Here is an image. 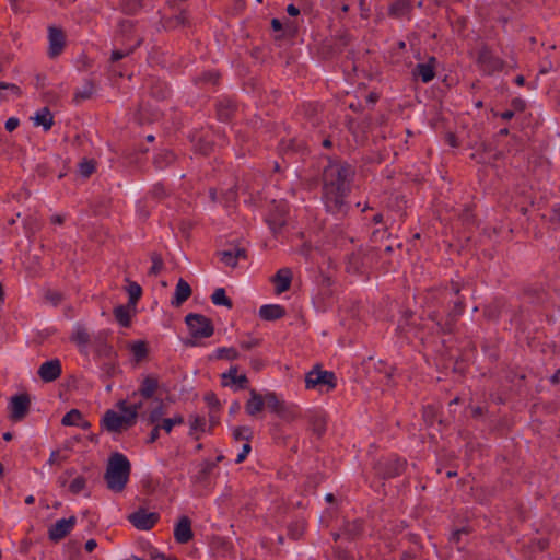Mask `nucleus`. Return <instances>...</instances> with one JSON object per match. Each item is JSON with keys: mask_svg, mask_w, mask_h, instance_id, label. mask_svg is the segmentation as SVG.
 Listing matches in <instances>:
<instances>
[{"mask_svg": "<svg viewBox=\"0 0 560 560\" xmlns=\"http://www.w3.org/2000/svg\"><path fill=\"white\" fill-rule=\"evenodd\" d=\"M191 295L190 285L184 280L179 279L176 284L174 298L172 300V305L180 306L184 302H186Z\"/></svg>", "mask_w": 560, "mask_h": 560, "instance_id": "22", "label": "nucleus"}, {"mask_svg": "<svg viewBox=\"0 0 560 560\" xmlns=\"http://www.w3.org/2000/svg\"><path fill=\"white\" fill-rule=\"evenodd\" d=\"M184 423V418L180 415H176L173 418H163L156 425L160 430H163L165 433H171L175 425H179Z\"/></svg>", "mask_w": 560, "mask_h": 560, "instance_id": "28", "label": "nucleus"}, {"mask_svg": "<svg viewBox=\"0 0 560 560\" xmlns=\"http://www.w3.org/2000/svg\"><path fill=\"white\" fill-rule=\"evenodd\" d=\"M159 520V513L150 512L145 509H139L128 515V521L139 530H150L156 525Z\"/></svg>", "mask_w": 560, "mask_h": 560, "instance_id": "6", "label": "nucleus"}, {"mask_svg": "<svg viewBox=\"0 0 560 560\" xmlns=\"http://www.w3.org/2000/svg\"><path fill=\"white\" fill-rule=\"evenodd\" d=\"M116 320L124 327H128L131 320V312L128 306L119 305L114 310Z\"/></svg>", "mask_w": 560, "mask_h": 560, "instance_id": "27", "label": "nucleus"}, {"mask_svg": "<svg viewBox=\"0 0 560 560\" xmlns=\"http://www.w3.org/2000/svg\"><path fill=\"white\" fill-rule=\"evenodd\" d=\"M205 399H206L208 406L210 407V410H219L220 404L214 394H212V393L207 394Z\"/></svg>", "mask_w": 560, "mask_h": 560, "instance_id": "44", "label": "nucleus"}, {"mask_svg": "<svg viewBox=\"0 0 560 560\" xmlns=\"http://www.w3.org/2000/svg\"><path fill=\"white\" fill-rule=\"evenodd\" d=\"M255 345H256V343H255V342H252V341H243V342L241 343V347H242V348H244V349H246V350H248V349H250L252 347H254Z\"/></svg>", "mask_w": 560, "mask_h": 560, "instance_id": "63", "label": "nucleus"}, {"mask_svg": "<svg viewBox=\"0 0 560 560\" xmlns=\"http://www.w3.org/2000/svg\"><path fill=\"white\" fill-rule=\"evenodd\" d=\"M264 408H265L264 395L259 394L255 389H250L249 398L245 405L246 412L249 416L255 417L259 412H261Z\"/></svg>", "mask_w": 560, "mask_h": 560, "instance_id": "20", "label": "nucleus"}, {"mask_svg": "<svg viewBox=\"0 0 560 560\" xmlns=\"http://www.w3.org/2000/svg\"><path fill=\"white\" fill-rule=\"evenodd\" d=\"M411 8L409 0H396L389 7V15L394 18L405 16Z\"/></svg>", "mask_w": 560, "mask_h": 560, "instance_id": "26", "label": "nucleus"}, {"mask_svg": "<svg viewBox=\"0 0 560 560\" xmlns=\"http://www.w3.org/2000/svg\"><path fill=\"white\" fill-rule=\"evenodd\" d=\"M221 261L229 267H235L241 259L246 258V252L243 247H231L220 253Z\"/></svg>", "mask_w": 560, "mask_h": 560, "instance_id": "18", "label": "nucleus"}, {"mask_svg": "<svg viewBox=\"0 0 560 560\" xmlns=\"http://www.w3.org/2000/svg\"><path fill=\"white\" fill-rule=\"evenodd\" d=\"M150 558L152 560H163L166 556L161 553L156 548L151 547L149 550Z\"/></svg>", "mask_w": 560, "mask_h": 560, "instance_id": "48", "label": "nucleus"}, {"mask_svg": "<svg viewBox=\"0 0 560 560\" xmlns=\"http://www.w3.org/2000/svg\"><path fill=\"white\" fill-rule=\"evenodd\" d=\"M61 362L52 359L44 362L38 369V375L44 382H54L61 375Z\"/></svg>", "mask_w": 560, "mask_h": 560, "instance_id": "15", "label": "nucleus"}, {"mask_svg": "<svg viewBox=\"0 0 560 560\" xmlns=\"http://www.w3.org/2000/svg\"><path fill=\"white\" fill-rule=\"evenodd\" d=\"M20 121L18 118H14V117H11L9 118L7 121H5V129L8 131H13L14 129L18 128Z\"/></svg>", "mask_w": 560, "mask_h": 560, "instance_id": "47", "label": "nucleus"}, {"mask_svg": "<svg viewBox=\"0 0 560 560\" xmlns=\"http://www.w3.org/2000/svg\"><path fill=\"white\" fill-rule=\"evenodd\" d=\"M463 535H468V530L465 527L453 532L451 536V541L457 545L460 541Z\"/></svg>", "mask_w": 560, "mask_h": 560, "instance_id": "45", "label": "nucleus"}, {"mask_svg": "<svg viewBox=\"0 0 560 560\" xmlns=\"http://www.w3.org/2000/svg\"><path fill=\"white\" fill-rule=\"evenodd\" d=\"M271 25L275 31H280L282 27L280 21L277 19L272 20Z\"/></svg>", "mask_w": 560, "mask_h": 560, "instance_id": "60", "label": "nucleus"}, {"mask_svg": "<svg viewBox=\"0 0 560 560\" xmlns=\"http://www.w3.org/2000/svg\"><path fill=\"white\" fill-rule=\"evenodd\" d=\"M206 420L202 417L194 416L190 418L191 431H205Z\"/></svg>", "mask_w": 560, "mask_h": 560, "instance_id": "38", "label": "nucleus"}, {"mask_svg": "<svg viewBox=\"0 0 560 560\" xmlns=\"http://www.w3.org/2000/svg\"><path fill=\"white\" fill-rule=\"evenodd\" d=\"M392 468L386 472L387 477H395L401 474L405 469L406 462L400 458L390 459Z\"/></svg>", "mask_w": 560, "mask_h": 560, "instance_id": "36", "label": "nucleus"}, {"mask_svg": "<svg viewBox=\"0 0 560 560\" xmlns=\"http://www.w3.org/2000/svg\"><path fill=\"white\" fill-rule=\"evenodd\" d=\"M48 40H49V48H48V55L50 58L58 57L66 45V36L63 32L57 27H49L48 33Z\"/></svg>", "mask_w": 560, "mask_h": 560, "instance_id": "11", "label": "nucleus"}, {"mask_svg": "<svg viewBox=\"0 0 560 560\" xmlns=\"http://www.w3.org/2000/svg\"><path fill=\"white\" fill-rule=\"evenodd\" d=\"M215 357L218 359H223V360H229V361H233V360H236L238 359L240 357V353L238 351L233 348V347H222V348H218L215 350Z\"/></svg>", "mask_w": 560, "mask_h": 560, "instance_id": "32", "label": "nucleus"}, {"mask_svg": "<svg viewBox=\"0 0 560 560\" xmlns=\"http://www.w3.org/2000/svg\"><path fill=\"white\" fill-rule=\"evenodd\" d=\"M95 170L94 163L92 161H83L80 163V173L84 177H89Z\"/></svg>", "mask_w": 560, "mask_h": 560, "instance_id": "39", "label": "nucleus"}, {"mask_svg": "<svg viewBox=\"0 0 560 560\" xmlns=\"http://www.w3.org/2000/svg\"><path fill=\"white\" fill-rule=\"evenodd\" d=\"M259 315L266 320L279 319L284 315V308L277 304L262 305Z\"/></svg>", "mask_w": 560, "mask_h": 560, "instance_id": "25", "label": "nucleus"}, {"mask_svg": "<svg viewBox=\"0 0 560 560\" xmlns=\"http://www.w3.org/2000/svg\"><path fill=\"white\" fill-rule=\"evenodd\" d=\"M10 418L13 421H21L30 410V399L26 395H16L10 401Z\"/></svg>", "mask_w": 560, "mask_h": 560, "instance_id": "10", "label": "nucleus"}, {"mask_svg": "<svg viewBox=\"0 0 560 560\" xmlns=\"http://www.w3.org/2000/svg\"><path fill=\"white\" fill-rule=\"evenodd\" d=\"M70 339L80 349L88 348L91 341V337L88 329L79 323L74 325Z\"/></svg>", "mask_w": 560, "mask_h": 560, "instance_id": "21", "label": "nucleus"}, {"mask_svg": "<svg viewBox=\"0 0 560 560\" xmlns=\"http://www.w3.org/2000/svg\"><path fill=\"white\" fill-rule=\"evenodd\" d=\"M346 532L351 536H357L362 532V522L354 521L351 525L346 527Z\"/></svg>", "mask_w": 560, "mask_h": 560, "instance_id": "40", "label": "nucleus"}, {"mask_svg": "<svg viewBox=\"0 0 560 560\" xmlns=\"http://www.w3.org/2000/svg\"><path fill=\"white\" fill-rule=\"evenodd\" d=\"M432 319L436 320V325L439 326V328L441 330H443V331H451L452 330L453 317L448 318L444 324L441 323L440 320H438L436 316H433Z\"/></svg>", "mask_w": 560, "mask_h": 560, "instance_id": "46", "label": "nucleus"}, {"mask_svg": "<svg viewBox=\"0 0 560 560\" xmlns=\"http://www.w3.org/2000/svg\"><path fill=\"white\" fill-rule=\"evenodd\" d=\"M465 23H466L465 19H459L457 25L455 26L456 31L460 32L463 30V27L465 26Z\"/></svg>", "mask_w": 560, "mask_h": 560, "instance_id": "62", "label": "nucleus"}, {"mask_svg": "<svg viewBox=\"0 0 560 560\" xmlns=\"http://www.w3.org/2000/svg\"><path fill=\"white\" fill-rule=\"evenodd\" d=\"M86 488V479L83 476H77L69 485V491L73 494L83 492Z\"/></svg>", "mask_w": 560, "mask_h": 560, "instance_id": "35", "label": "nucleus"}, {"mask_svg": "<svg viewBox=\"0 0 560 560\" xmlns=\"http://www.w3.org/2000/svg\"><path fill=\"white\" fill-rule=\"evenodd\" d=\"M211 301L214 305H224L229 308L232 307V301L226 296L225 290L222 288L214 290L211 295Z\"/></svg>", "mask_w": 560, "mask_h": 560, "instance_id": "30", "label": "nucleus"}, {"mask_svg": "<svg viewBox=\"0 0 560 560\" xmlns=\"http://www.w3.org/2000/svg\"><path fill=\"white\" fill-rule=\"evenodd\" d=\"M61 423L63 425L78 427L83 430H88L91 427L90 422L84 419L83 415L78 409H71L68 411L63 416Z\"/></svg>", "mask_w": 560, "mask_h": 560, "instance_id": "19", "label": "nucleus"}, {"mask_svg": "<svg viewBox=\"0 0 560 560\" xmlns=\"http://www.w3.org/2000/svg\"><path fill=\"white\" fill-rule=\"evenodd\" d=\"M174 159H175V155L172 151L162 150L159 153H156V155L154 158V164L159 168H163V167L167 166L168 164H171L174 161Z\"/></svg>", "mask_w": 560, "mask_h": 560, "instance_id": "29", "label": "nucleus"}, {"mask_svg": "<svg viewBox=\"0 0 560 560\" xmlns=\"http://www.w3.org/2000/svg\"><path fill=\"white\" fill-rule=\"evenodd\" d=\"M265 407L270 411L282 416L285 410V405L275 393L268 392L264 395Z\"/></svg>", "mask_w": 560, "mask_h": 560, "instance_id": "24", "label": "nucleus"}, {"mask_svg": "<svg viewBox=\"0 0 560 560\" xmlns=\"http://www.w3.org/2000/svg\"><path fill=\"white\" fill-rule=\"evenodd\" d=\"M32 119L34 121V126H42L45 131L50 130L54 125V116L47 107H43L37 110Z\"/></svg>", "mask_w": 560, "mask_h": 560, "instance_id": "23", "label": "nucleus"}, {"mask_svg": "<svg viewBox=\"0 0 560 560\" xmlns=\"http://www.w3.org/2000/svg\"><path fill=\"white\" fill-rule=\"evenodd\" d=\"M153 429L149 435V443L155 442L160 436V428L156 424H152Z\"/></svg>", "mask_w": 560, "mask_h": 560, "instance_id": "49", "label": "nucleus"}, {"mask_svg": "<svg viewBox=\"0 0 560 560\" xmlns=\"http://www.w3.org/2000/svg\"><path fill=\"white\" fill-rule=\"evenodd\" d=\"M161 267H162L161 261L154 260V261H153V265H152V268H151V271H152L153 273H158V272H159V270L161 269Z\"/></svg>", "mask_w": 560, "mask_h": 560, "instance_id": "58", "label": "nucleus"}, {"mask_svg": "<svg viewBox=\"0 0 560 560\" xmlns=\"http://www.w3.org/2000/svg\"><path fill=\"white\" fill-rule=\"evenodd\" d=\"M165 413L166 409L163 400L154 399L148 410L142 412V417L149 424H156L164 418Z\"/></svg>", "mask_w": 560, "mask_h": 560, "instance_id": "16", "label": "nucleus"}, {"mask_svg": "<svg viewBox=\"0 0 560 560\" xmlns=\"http://www.w3.org/2000/svg\"><path fill=\"white\" fill-rule=\"evenodd\" d=\"M287 12L291 16H296V15H299L300 10L295 5L289 4L287 8Z\"/></svg>", "mask_w": 560, "mask_h": 560, "instance_id": "54", "label": "nucleus"}, {"mask_svg": "<svg viewBox=\"0 0 560 560\" xmlns=\"http://www.w3.org/2000/svg\"><path fill=\"white\" fill-rule=\"evenodd\" d=\"M284 224L283 220H279L278 222H270L271 229L276 232L278 229H280Z\"/></svg>", "mask_w": 560, "mask_h": 560, "instance_id": "59", "label": "nucleus"}, {"mask_svg": "<svg viewBox=\"0 0 560 560\" xmlns=\"http://www.w3.org/2000/svg\"><path fill=\"white\" fill-rule=\"evenodd\" d=\"M2 91H10L11 93L15 94L16 96L21 95V89L18 85L12 84V83L0 82V93Z\"/></svg>", "mask_w": 560, "mask_h": 560, "instance_id": "43", "label": "nucleus"}, {"mask_svg": "<svg viewBox=\"0 0 560 560\" xmlns=\"http://www.w3.org/2000/svg\"><path fill=\"white\" fill-rule=\"evenodd\" d=\"M218 116L221 120H228L230 118L229 109L219 108Z\"/></svg>", "mask_w": 560, "mask_h": 560, "instance_id": "53", "label": "nucleus"}, {"mask_svg": "<svg viewBox=\"0 0 560 560\" xmlns=\"http://www.w3.org/2000/svg\"><path fill=\"white\" fill-rule=\"evenodd\" d=\"M66 459H67V457L61 455L59 451H54V452H51V454L49 456L48 464H50V465H60Z\"/></svg>", "mask_w": 560, "mask_h": 560, "instance_id": "42", "label": "nucleus"}, {"mask_svg": "<svg viewBox=\"0 0 560 560\" xmlns=\"http://www.w3.org/2000/svg\"><path fill=\"white\" fill-rule=\"evenodd\" d=\"M160 386L158 377L153 375L145 376L138 390L133 392L129 399L130 401H142V399H152Z\"/></svg>", "mask_w": 560, "mask_h": 560, "instance_id": "7", "label": "nucleus"}, {"mask_svg": "<svg viewBox=\"0 0 560 560\" xmlns=\"http://www.w3.org/2000/svg\"><path fill=\"white\" fill-rule=\"evenodd\" d=\"M305 386L307 389L317 388L328 392L336 387V376L332 372L314 369L306 374Z\"/></svg>", "mask_w": 560, "mask_h": 560, "instance_id": "4", "label": "nucleus"}, {"mask_svg": "<svg viewBox=\"0 0 560 560\" xmlns=\"http://www.w3.org/2000/svg\"><path fill=\"white\" fill-rule=\"evenodd\" d=\"M52 224L61 225L65 222V217L60 214H55L50 219Z\"/></svg>", "mask_w": 560, "mask_h": 560, "instance_id": "52", "label": "nucleus"}, {"mask_svg": "<svg viewBox=\"0 0 560 560\" xmlns=\"http://www.w3.org/2000/svg\"><path fill=\"white\" fill-rule=\"evenodd\" d=\"M253 436V431L249 427H236L233 429V438L236 441L249 442Z\"/></svg>", "mask_w": 560, "mask_h": 560, "instance_id": "34", "label": "nucleus"}, {"mask_svg": "<svg viewBox=\"0 0 560 560\" xmlns=\"http://www.w3.org/2000/svg\"><path fill=\"white\" fill-rule=\"evenodd\" d=\"M512 104L515 109L522 110L524 108V102L522 100H514Z\"/></svg>", "mask_w": 560, "mask_h": 560, "instance_id": "57", "label": "nucleus"}, {"mask_svg": "<svg viewBox=\"0 0 560 560\" xmlns=\"http://www.w3.org/2000/svg\"><path fill=\"white\" fill-rule=\"evenodd\" d=\"M77 524V517L70 516L69 518H60L54 523L48 529V537L52 541H59L63 539Z\"/></svg>", "mask_w": 560, "mask_h": 560, "instance_id": "9", "label": "nucleus"}, {"mask_svg": "<svg viewBox=\"0 0 560 560\" xmlns=\"http://www.w3.org/2000/svg\"><path fill=\"white\" fill-rule=\"evenodd\" d=\"M250 450H252L250 444H249V442L246 441L243 444L242 451L237 454L235 462L237 464L244 462L246 459V457L248 456Z\"/></svg>", "mask_w": 560, "mask_h": 560, "instance_id": "41", "label": "nucleus"}, {"mask_svg": "<svg viewBox=\"0 0 560 560\" xmlns=\"http://www.w3.org/2000/svg\"><path fill=\"white\" fill-rule=\"evenodd\" d=\"M127 292L129 294L130 303L135 305L142 294V289L138 283L129 282Z\"/></svg>", "mask_w": 560, "mask_h": 560, "instance_id": "37", "label": "nucleus"}, {"mask_svg": "<svg viewBox=\"0 0 560 560\" xmlns=\"http://www.w3.org/2000/svg\"><path fill=\"white\" fill-rule=\"evenodd\" d=\"M515 83L520 86L524 85L525 83V78L523 75H518L515 78Z\"/></svg>", "mask_w": 560, "mask_h": 560, "instance_id": "64", "label": "nucleus"}, {"mask_svg": "<svg viewBox=\"0 0 560 560\" xmlns=\"http://www.w3.org/2000/svg\"><path fill=\"white\" fill-rule=\"evenodd\" d=\"M352 167L340 161H329L323 172L322 198L326 210L334 214L347 211L346 198L350 192Z\"/></svg>", "mask_w": 560, "mask_h": 560, "instance_id": "1", "label": "nucleus"}, {"mask_svg": "<svg viewBox=\"0 0 560 560\" xmlns=\"http://www.w3.org/2000/svg\"><path fill=\"white\" fill-rule=\"evenodd\" d=\"M438 60L435 57H430L427 62L418 63L412 74L419 78L423 83H429L435 78Z\"/></svg>", "mask_w": 560, "mask_h": 560, "instance_id": "12", "label": "nucleus"}, {"mask_svg": "<svg viewBox=\"0 0 560 560\" xmlns=\"http://www.w3.org/2000/svg\"><path fill=\"white\" fill-rule=\"evenodd\" d=\"M130 351L137 362L143 360L148 353L147 345L144 341H135L130 345Z\"/></svg>", "mask_w": 560, "mask_h": 560, "instance_id": "31", "label": "nucleus"}, {"mask_svg": "<svg viewBox=\"0 0 560 560\" xmlns=\"http://www.w3.org/2000/svg\"><path fill=\"white\" fill-rule=\"evenodd\" d=\"M194 537L191 521L188 516H182L174 526V538L178 544H187Z\"/></svg>", "mask_w": 560, "mask_h": 560, "instance_id": "14", "label": "nucleus"}, {"mask_svg": "<svg viewBox=\"0 0 560 560\" xmlns=\"http://www.w3.org/2000/svg\"><path fill=\"white\" fill-rule=\"evenodd\" d=\"M292 281V271L289 268H281L272 277L276 292L278 294L283 293L290 289Z\"/></svg>", "mask_w": 560, "mask_h": 560, "instance_id": "17", "label": "nucleus"}, {"mask_svg": "<svg viewBox=\"0 0 560 560\" xmlns=\"http://www.w3.org/2000/svg\"><path fill=\"white\" fill-rule=\"evenodd\" d=\"M118 411L107 410L102 418V427L112 433H121L137 423L140 411L143 408L142 401L119 400L116 404Z\"/></svg>", "mask_w": 560, "mask_h": 560, "instance_id": "2", "label": "nucleus"}, {"mask_svg": "<svg viewBox=\"0 0 560 560\" xmlns=\"http://www.w3.org/2000/svg\"><path fill=\"white\" fill-rule=\"evenodd\" d=\"M478 65L480 70L486 74H492L503 69L504 62L494 56L490 50L482 49L478 56Z\"/></svg>", "mask_w": 560, "mask_h": 560, "instance_id": "8", "label": "nucleus"}, {"mask_svg": "<svg viewBox=\"0 0 560 560\" xmlns=\"http://www.w3.org/2000/svg\"><path fill=\"white\" fill-rule=\"evenodd\" d=\"M553 219L560 222V203L553 209Z\"/></svg>", "mask_w": 560, "mask_h": 560, "instance_id": "61", "label": "nucleus"}, {"mask_svg": "<svg viewBox=\"0 0 560 560\" xmlns=\"http://www.w3.org/2000/svg\"><path fill=\"white\" fill-rule=\"evenodd\" d=\"M248 378L245 374H238V368L233 365L230 370L222 374V385L228 387H235V389L246 388Z\"/></svg>", "mask_w": 560, "mask_h": 560, "instance_id": "13", "label": "nucleus"}, {"mask_svg": "<svg viewBox=\"0 0 560 560\" xmlns=\"http://www.w3.org/2000/svg\"><path fill=\"white\" fill-rule=\"evenodd\" d=\"M96 547H97V542H96V540H95V539H89V540L85 542V546H84V548H85V550H86L88 552H92V551H94Z\"/></svg>", "mask_w": 560, "mask_h": 560, "instance_id": "51", "label": "nucleus"}, {"mask_svg": "<svg viewBox=\"0 0 560 560\" xmlns=\"http://www.w3.org/2000/svg\"><path fill=\"white\" fill-rule=\"evenodd\" d=\"M219 410H210V421L212 424H217L219 422Z\"/></svg>", "mask_w": 560, "mask_h": 560, "instance_id": "56", "label": "nucleus"}, {"mask_svg": "<svg viewBox=\"0 0 560 560\" xmlns=\"http://www.w3.org/2000/svg\"><path fill=\"white\" fill-rule=\"evenodd\" d=\"M513 116H514V112H513V110H505V112H503V113H501V114H500V117H501L503 120H505V121H508V120L512 119V118H513Z\"/></svg>", "mask_w": 560, "mask_h": 560, "instance_id": "55", "label": "nucleus"}, {"mask_svg": "<svg viewBox=\"0 0 560 560\" xmlns=\"http://www.w3.org/2000/svg\"><path fill=\"white\" fill-rule=\"evenodd\" d=\"M186 324L194 338H209L213 334L211 322L199 314H188Z\"/></svg>", "mask_w": 560, "mask_h": 560, "instance_id": "5", "label": "nucleus"}, {"mask_svg": "<svg viewBox=\"0 0 560 560\" xmlns=\"http://www.w3.org/2000/svg\"><path fill=\"white\" fill-rule=\"evenodd\" d=\"M130 475V463L121 453H115L109 457L105 480L108 489L120 492L126 487Z\"/></svg>", "mask_w": 560, "mask_h": 560, "instance_id": "3", "label": "nucleus"}, {"mask_svg": "<svg viewBox=\"0 0 560 560\" xmlns=\"http://www.w3.org/2000/svg\"><path fill=\"white\" fill-rule=\"evenodd\" d=\"M141 39L139 37H136L133 43L127 48V49H115L112 54V61H118L122 59L124 57L128 56L133 51V49L140 45Z\"/></svg>", "mask_w": 560, "mask_h": 560, "instance_id": "33", "label": "nucleus"}, {"mask_svg": "<svg viewBox=\"0 0 560 560\" xmlns=\"http://www.w3.org/2000/svg\"><path fill=\"white\" fill-rule=\"evenodd\" d=\"M47 298H48V299H49V300H50L55 305H56V304H58V303L61 301V299H62L61 294H60V293H58V292H51V293H49V294L47 295Z\"/></svg>", "mask_w": 560, "mask_h": 560, "instance_id": "50", "label": "nucleus"}]
</instances>
